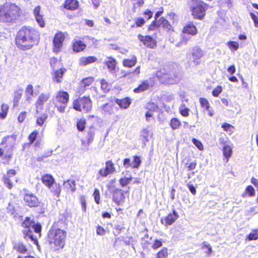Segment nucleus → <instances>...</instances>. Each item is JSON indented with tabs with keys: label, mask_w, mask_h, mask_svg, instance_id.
I'll return each mask as SVG.
<instances>
[{
	"label": "nucleus",
	"mask_w": 258,
	"mask_h": 258,
	"mask_svg": "<svg viewBox=\"0 0 258 258\" xmlns=\"http://www.w3.org/2000/svg\"><path fill=\"white\" fill-rule=\"evenodd\" d=\"M169 26L168 22L163 17L159 18L157 21H154L149 27L150 29H154L156 27L162 26L163 27L168 28Z\"/></svg>",
	"instance_id": "obj_17"
},
{
	"label": "nucleus",
	"mask_w": 258,
	"mask_h": 258,
	"mask_svg": "<svg viewBox=\"0 0 258 258\" xmlns=\"http://www.w3.org/2000/svg\"><path fill=\"white\" fill-rule=\"evenodd\" d=\"M66 72V69L65 68H60L54 71L52 75L53 80L57 83L61 82L63 75Z\"/></svg>",
	"instance_id": "obj_19"
},
{
	"label": "nucleus",
	"mask_w": 258,
	"mask_h": 258,
	"mask_svg": "<svg viewBox=\"0 0 258 258\" xmlns=\"http://www.w3.org/2000/svg\"><path fill=\"white\" fill-rule=\"evenodd\" d=\"M222 127L223 128V130L225 131H229L230 133L233 132V129L234 128V127L227 123H225L222 125Z\"/></svg>",
	"instance_id": "obj_52"
},
{
	"label": "nucleus",
	"mask_w": 258,
	"mask_h": 258,
	"mask_svg": "<svg viewBox=\"0 0 258 258\" xmlns=\"http://www.w3.org/2000/svg\"><path fill=\"white\" fill-rule=\"evenodd\" d=\"M226 45L232 52L236 51L239 47V43L236 41H230L227 42L226 43Z\"/></svg>",
	"instance_id": "obj_35"
},
{
	"label": "nucleus",
	"mask_w": 258,
	"mask_h": 258,
	"mask_svg": "<svg viewBox=\"0 0 258 258\" xmlns=\"http://www.w3.org/2000/svg\"><path fill=\"white\" fill-rule=\"evenodd\" d=\"M36 21L38 24L40 26V27L43 28L45 27V21L44 19L43 18V15H41L40 16H38L35 18Z\"/></svg>",
	"instance_id": "obj_47"
},
{
	"label": "nucleus",
	"mask_w": 258,
	"mask_h": 258,
	"mask_svg": "<svg viewBox=\"0 0 258 258\" xmlns=\"http://www.w3.org/2000/svg\"><path fill=\"white\" fill-rule=\"evenodd\" d=\"M35 222L30 220V218L26 217L24 221L22 223V226L25 228L23 230V233L25 235V238L27 239L29 238L34 242V244H37L38 243L36 237L32 234L31 228L33 226V223Z\"/></svg>",
	"instance_id": "obj_8"
},
{
	"label": "nucleus",
	"mask_w": 258,
	"mask_h": 258,
	"mask_svg": "<svg viewBox=\"0 0 258 258\" xmlns=\"http://www.w3.org/2000/svg\"><path fill=\"white\" fill-rule=\"evenodd\" d=\"M189 8L194 18L202 19L205 15L207 9V5L201 0H191Z\"/></svg>",
	"instance_id": "obj_4"
},
{
	"label": "nucleus",
	"mask_w": 258,
	"mask_h": 258,
	"mask_svg": "<svg viewBox=\"0 0 258 258\" xmlns=\"http://www.w3.org/2000/svg\"><path fill=\"white\" fill-rule=\"evenodd\" d=\"M49 98V93H41L39 95L35 104L37 113L38 112L39 109H43L44 104L48 100Z\"/></svg>",
	"instance_id": "obj_14"
},
{
	"label": "nucleus",
	"mask_w": 258,
	"mask_h": 258,
	"mask_svg": "<svg viewBox=\"0 0 258 258\" xmlns=\"http://www.w3.org/2000/svg\"><path fill=\"white\" fill-rule=\"evenodd\" d=\"M179 216L175 210L172 213L168 214L166 216L161 218V222L165 226L172 225L177 219Z\"/></svg>",
	"instance_id": "obj_12"
},
{
	"label": "nucleus",
	"mask_w": 258,
	"mask_h": 258,
	"mask_svg": "<svg viewBox=\"0 0 258 258\" xmlns=\"http://www.w3.org/2000/svg\"><path fill=\"white\" fill-rule=\"evenodd\" d=\"M179 111L181 115L184 117L189 115V109L184 104H181L179 107Z\"/></svg>",
	"instance_id": "obj_40"
},
{
	"label": "nucleus",
	"mask_w": 258,
	"mask_h": 258,
	"mask_svg": "<svg viewBox=\"0 0 258 258\" xmlns=\"http://www.w3.org/2000/svg\"><path fill=\"white\" fill-rule=\"evenodd\" d=\"M157 76L160 81L165 84H174L179 81V77L174 72H166L165 70H162L158 72Z\"/></svg>",
	"instance_id": "obj_5"
},
{
	"label": "nucleus",
	"mask_w": 258,
	"mask_h": 258,
	"mask_svg": "<svg viewBox=\"0 0 258 258\" xmlns=\"http://www.w3.org/2000/svg\"><path fill=\"white\" fill-rule=\"evenodd\" d=\"M63 185L67 189H71L74 192L76 191V182L73 180H68L63 182Z\"/></svg>",
	"instance_id": "obj_26"
},
{
	"label": "nucleus",
	"mask_w": 258,
	"mask_h": 258,
	"mask_svg": "<svg viewBox=\"0 0 258 258\" xmlns=\"http://www.w3.org/2000/svg\"><path fill=\"white\" fill-rule=\"evenodd\" d=\"M192 143L200 150H203L204 147L203 144L200 141L196 139H193Z\"/></svg>",
	"instance_id": "obj_53"
},
{
	"label": "nucleus",
	"mask_w": 258,
	"mask_h": 258,
	"mask_svg": "<svg viewBox=\"0 0 258 258\" xmlns=\"http://www.w3.org/2000/svg\"><path fill=\"white\" fill-rule=\"evenodd\" d=\"M50 63L51 68L54 69L55 68L59 67L60 62L55 58H51L50 60Z\"/></svg>",
	"instance_id": "obj_50"
},
{
	"label": "nucleus",
	"mask_w": 258,
	"mask_h": 258,
	"mask_svg": "<svg viewBox=\"0 0 258 258\" xmlns=\"http://www.w3.org/2000/svg\"><path fill=\"white\" fill-rule=\"evenodd\" d=\"M170 125L173 130H176L181 125V122L178 119L173 118L170 120Z\"/></svg>",
	"instance_id": "obj_37"
},
{
	"label": "nucleus",
	"mask_w": 258,
	"mask_h": 258,
	"mask_svg": "<svg viewBox=\"0 0 258 258\" xmlns=\"http://www.w3.org/2000/svg\"><path fill=\"white\" fill-rule=\"evenodd\" d=\"M47 115L44 113L36 116V124L39 126H42L47 119Z\"/></svg>",
	"instance_id": "obj_33"
},
{
	"label": "nucleus",
	"mask_w": 258,
	"mask_h": 258,
	"mask_svg": "<svg viewBox=\"0 0 258 258\" xmlns=\"http://www.w3.org/2000/svg\"><path fill=\"white\" fill-rule=\"evenodd\" d=\"M95 136V132L93 130L90 129L88 133L87 136V146H89L90 144L93 142Z\"/></svg>",
	"instance_id": "obj_41"
},
{
	"label": "nucleus",
	"mask_w": 258,
	"mask_h": 258,
	"mask_svg": "<svg viewBox=\"0 0 258 258\" xmlns=\"http://www.w3.org/2000/svg\"><path fill=\"white\" fill-rule=\"evenodd\" d=\"M69 99V95L65 91H59L56 96V102L62 104H67Z\"/></svg>",
	"instance_id": "obj_16"
},
{
	"label": "nucleus",
	"mask_w": 258,
	"mask_h": 258,
	"mask_svg": "<svg viewBox=\"0 0 258 258\" xmlns=\"http://www.w3.org/2000/svg\"><path fill=\"white\" fill-rule=\"evenodd\" d=\"M23 94V90L19 89L16 91L14 93V105L16 106L18 104L19 101L21 98Z\"/></svg>",
	"instance_id": "obj_34"
},
{
	"label": "nucleus",
	"mask_w": 258,
	"mask_h": 258,
	"mask_svg": "<svg viewBox=\"0 0 258 258\" xmlns=\"http://www.w3.org/2000/svg\"><path fill=\"white\" fill-rule=\"evenodd\" d=\"M38 135V132L37 131H33L29 137L30 143H32L35 140L36 137Z\"/></svg>",
	"instance_id": "obj_58"
},
{
	"label": "nucleus",
	"mask_w": 258,
	"mask_h": 258,
	"mask_svg": "<svg viewBox=\"0 0 258 258\" xmlns=\"http://www.w3.org/2000/svg\"><path fill=\"white\" fill-rule=\"evenodd\" d=\"M25 94L27 100L28 101H30L34 94L33 87L32 85L29 84L27 86L25 90Z\"/></svg>",
	"instance_id": "obj_29"
},
{
	"label": "nucleus",
	"mask_w": 258,
	"mask_h": 258,
	"mask_svg": "<svg viewBox=\"0 0 258 258\" xmlns=\"http://www.w3.org/2000/svg\"><path fill=\"white\" fill-rule=\"evenodd\" d=\"M41 180L43 183L48 187L55 196H56L57 197H59L61 191L60 187L59 185L57 184L53 186L54 179L51 175L48 174L44 175L42 176Z\"/></svg>",
	"instance_id": "obj_7"
},
{
	"label": "nucleus",
	"mask_w": 258,
	"mask_h": 258,
	"mask_svg": "<svg viewBox=\"0 0 258 258\" xmlns=\"http://www.w3.org/2000/svg\"><path fill=\"white\" fill-rule=\"evenodd\" d=\"M23 199L25 204L30 207H37L40 205L38 199L33 194H26Z\"/></svg>",
	"instance_id": "obj_11"
},
{
	"label": "nucleus",
	"mask_w": 258,
	"mask_h": 258,
	"mask_svg": "<svg viewBox=\"0 0 258 258\" xmlns=\"http://www.w3.org/2000/svg\"><path fill=\"white\" fill-rule=\"evenodd\" d=\"M167 250L166 248L162 249L158 253L157 258H167Z\"/></svg>",
	"instance_id": "obj_49"
},
{
	"label": "nucleus",
	"mask_w": 258,
	"mask_h": 258,
	"mask_svg": "<svg viewBox=\"0 0 258 258\" xmlns=\"http://www.w3.org/2000/svg\"><path fill=\"white\" fill-rule=\"evenodd\" d=\"M105 64L107 66L109 71L111 73H113V71L114 70L116 66L115 60L113 58L109 57L108 58V60L106 61Z\"/></svg>",
	"instance_id": "obj_30"
},
{
	"label": "nucleus",
	"mask_w": 258,
	"mask_h": 258,
	"mask_svg": "<svg viewBox=\"0 0 258 258\" xmlns=\"http://www.w3.org/2000/svg\"><path fill=\"white\" fill-rule=\"evenodd\" d=\"M144 17L147 19L149 20L150 18H151L153 15V12L148 9L146 10L144 12Z\"/></svg>",
	"instance_id": "obj_60"
},
{
	"label": "nucleus",
	"mask_w": 258,
	"mask_h": 258,
	"mask_svg": "<svg viewBox=\"0 0 258 258\" xmlns=\"http://www.w3.org/2000/svg\"><path fill=\"white\" fill-rule=\"evenodd\" d=\"M246 195L249 197H253L255 195V190L253 187L251 185H248L245 189L244 193L242 194V197L244 198Z\"/></svg>",
	"instance_id": "obj_38"
},
{
	"label": "nucleus",
	"mask_w": 258,
	"mask_h": 258,
	"mask_svg": "<svg viewBox=\"0 0 258 258\" xmlns=\"http://www.w3.org/2000/svg\"><path fill=\"white\" fill-rule=\"evenodd\" d=\"M132 179V177H128V178H121L119 179V183L120 185L123 187L125 186H126L128 184L130 183L131 180Z\"/></svg>",
	"instance_id": "obj_45"
},
{
	"label": "nucleus",
	"mask_w": 258,
	"mask_h": 258,
	"mask_svg": "<svg viewBox=\"0 0 258 258\" xmlns=\"http://www.w3.org/2000/svg\"><path fill=\"white\" fill-rule=\"evenodd\" d=\"M204 55V51L200 48L195 47L193 48L191 59L195 65H199L201 63V58Z\"/></svg>",
	"instance_id": "obj_13"
},
{
	"label": "nucleus",
	"mask_w": 258,
	"mask_h": 258,
	"mask_svg": "<svg viewBox=\"0 0 258 258\" xmlns=\"http://www.w3.org/2000/svg\"><path fill=\"white\" fill-rule=\"evenodd\" d=\"M86 122L84 119L79 120L77 123V127L80 131H83L85 127Z\"/></svg>",
	"instance_id": "obj_48"
},
{
	"label": "nucleus",
	"mask_w": 258,
	"mask_h": 258,
	"mask_svg": "<svg viewBox=\"0 0 258 258\" xmlns=\"http://www.w3.org/2000/svg\"><path fill=\"white\" fill-rule=\"evenodd\" d=\"M141 163V160L140 157L138 156H133L132 168L138 169L140 166Z\"/></svg>",
	"instance_id": "obj_39"
},
{
	"label": "nucleus",
	"mask_w": 258,
	"mask_h": 258,
	"mask_svg": "<svg viewBox=\"0 0 258 258\" xmlns=\"http://www.w3.org/2000/svg\"><path fill=\"white\" fill-rule=\"evenodd\" d=\"M14 248L21 253H25L27 251L25 246L21 243H16L14 246Z\"/></svg>",
	"instance_id": "obj_36"
},
{
	"label": "nucleus",
	"mask_w": 258,
	"mask_h": 258,
	"mask_svg": "<svg viewBox=\"0 0 258 258\" xmlns=\"http://www.w3.org/2000/svg\"><path fill=\"white\" fill-rule=\"evenodd\" d=\"M115 102L120 106V108L123 109L127 108L131 103V99L126 97L122 99H116Z\"/></svg>",
	"instance_id": "obj_23"
},
{
	"label": "nucleus",
	"mask_w": 258,
	"mask_h": 258,
	"mask_svg": "<svg viewBox=\"0 0 258 258\" xmlns=\"http://www.w3.org/2000/svg\"><path fill=\"white\" fill-rule=\"evenodd\" d=\"M248 238L249 240H256L258 239V230H253L248 235Z\"/></svg>",
	"instance_id": "obj_44"
},
{
	"label": "nucleus",
	"mask_w": 258,
	"mask_h": 258,
	"mask_svg": "<svg viewBox=\"0 0 258 258\" xmlns=\"http://www.w3.org/2000/svg\"><path fill=\"white\" fill-rule=\"evenodd\" d=\"M66 234L64 230L52 226L48 233V241L50 244L62 248L65 244Z\"/></svg>",
	"instance_id": "obj_3"
},
{
	"label": "nucleus",
	"mask_w": 258,
	"mask_h": 258,
	"mask_svg": "<svg viewBox=\"0 0 258 258\" xmlns=\"http://www.w3.org/2000/svg\"><path fill=\"white\" fill-rule=\"evenodd\" d=\"M232 147L228 145H225L223 147V152L224 156L227 158L226 162L228 161L229 158L232 154Z\"/></svg>",
	"instance_id": "obj_31"
},
{
	"label": "nucleus",
	"mask_w": 258,
	"mask_h": 258,
	"mask_svg": "<svg viewBox=\"0 0 258 258\" xmlns=\"http://www.w3.org/2000/svg\"><path fill=\"white\" fill-rule=\"evenodd\" d=\"M39 39L40 34L38 31L30 27H23L19 31L16 41L19 48L27 50L37 44Z\"/></svg>",
	"instance_id": "obj_1"
},
{
	"label": "nucleus",
	"mask_w": 258,
	"mask_h": 258,
	"mask_svg": "<svg viewBox=\"0 0 258 258\" xmlns=\"http://www.w3.org/2000/svg\"><path fill=\"white\" fill-rule=\"evenodd\" d=\"M59 103L56 102L55 106L57 107V110L60 112H64L66 108L67 104L59 105Z\"/></svg>",
	"instance_id": "obj_59"
},
{
	"label": "nucleus",
	"mask_w": 258,
	"mask_h": 258,
	"mask_svg": "<svg viewBox=\"0 0 258 258\" xmlns=\"http://www.w3.org/2000/svg\"><path fill=\"white\" fill-rule=\"evenodd\" d=\"M123 166L125 168H127L129 167H132V163L131 162V160L128 158H125L123 160Z\"/></svg>",
	"instance_id": "obj_63"
},
{
	"label": "nucleus",
	"mask_w": 258,
	"mask_h": 258,
	"mask_svg": "<svg viewBox=\"0 0 258 258\" xmlns=\"http://www.w3.org/2000/svg\"><path fill=\"white\" fill-rule=\"evenodd\" d=\"M86 89L87 87H85L84 85H82V83H80V86L78 88L76 93L77 95H81L82 94L85 92Z\"/></svg>",
	"instance_id": "obj_57"
},
{
	"label": "nucleus",
	"mask_w": 258,
	"mask_h": 258,
	"mask_svg": "<svg viewBox=\"0 0 258 258\" xmlns=\"http://www.w3.org/2000/svg\"><path fill=\"white\" fill-rule=\"evenodd\" d=\"M222 91V87L218 86L213 90L212 91V94L214 96L217 97L221 93Z\"/></svg>",
	"instance_id": "obj_55"
},
{
	"label": "nucleus",
	"mask_w": 258,
	"mask_h": 258,
	"mask_svg": "<svg viewBox=\"0 0 258 258\" xmlns=\"http://www.w3.org/2000/svg\"><path fill=\"white\" fill-rule=\"evenodd\" d=\"M97 60V58L95 56H93L82 57L79 59V64L82 66H86L96 61Z\"/></svg>",
	"instance_id": "obj_22"
},
{
	"label": "nucleus",
	"mask_w": 258,
	"mask_h": 258,
	"mask_svg": "<svg viewBox=\"0 0 258 258\" xmlns=\"http://www.w3.org/2000/svg\"><path fill=\"white\" fill-rule=\"evenodd\" d=\"M9 110V106L7 104H2L0 111V118L4 119L6 117Z\"/></svg>",
	"instance_id": "obj_32"
},
{
	"label": "nucleus",
	"mask_w": 258,
	"mask_h": 258,
	"mask_svg": "<svg viewBox=\"0 0 258 258\" xmlns=\"http://www.w3.org/2000/svg\"><path fill=\"white\" fill-rule=\"evenodd\" d=\"M101 88L104 91L107 92L109 90V86L105 80H102L101 81Z\"/></svg>",
	"instance_id": "obj_51"
},
{
	"label": "nucleus",
	"mask_w": 258,
	"mask_h": 258,
	"mask_svg": "<svg viewBox=\"0 0 258 258\" xmlns=\"http://www.w3.org/2000/svg\"><path fill=\"white\" fill-rule=\"evenodd\" d=\"M86 45L82 41H76L73 44V50L76 52H80L86 48Z\"/></svg>",
	"instance_id": "obj_28"
},
{
	"label": "nucleus",
	"mask_w": 258,
	"mask_h": 258,
	"mask_svg": "<svg viewBox=\"0 0 258 258\" xmlns=\"http://www.w3.org/2000/svg\"><path fill=\"white\" fill-rule=\"evenodd\" d=\"M250 16L254 22L255 27L258 28V18L252 13H250Z\"/></svg>",
	"instance_id": "obj_64"
},
{
	"label": "nucleus",
	"mask_w": 258,
	"mask_h": 258,
	"mask_svg": "<svg viewBox=\"0 0 258 258\" xmlns=\"http://www.w3.org/2000/svg\"><path fill=\"white\" fill-rule=\"evenodd\" d=\"M78 6V2L76 0H67L64 7L68 10H74L77 9Z\"/></svg>",
	"instance_id": "obj_24"
},
{
	"label": "nucleus",
	"mask_w": 258,
	"mask_h": 258,
	"mask_svg": "<svg viewBox=\"0 0 258 258\" xmlns=\"http://www.w3.org/2000/svg\"><path fill=\"white\" fill-rule=\"evenodd\" d=\"M93 196L94 197V200H95V202L98 204H99L100 193H99V191L98 189L96 188L95 189L94 193H93Z\"/></svg>",
	"instance_id": "obj_56"
},
{
	"label": "nucleus",
	"mask_w": 258,
	"mask_h": 258,
	"mask_svg": "<svg viewBox=\"0 0 258 258\" xmlns=\"http://www.w3.org/2000/svg\"><path fill=\"white\" fill-rule=\"evenodd\" d=\"M16 174V171L13 169H11L8 171L7 174L4 177V181L6 185L9 189H11L13 187V184L11 182L10 178L12 177Z\"/></svg>",
	"instance_id": "obj_21"
},
{
	"label": "nucleus",
	"mask_w": 258,
	"mask_h": 258,
	"mask_svg": "<svg viewBox=\"0 0 258 258\" xmlns=\"http://www.w3.org/2000/svg\"><path fill=\"white\" fill-rule=\"evenodd\" d=\"M124 196L121 190H115L113 194V200L117 205H120L124 202Z\"/></svg>",
	"instance_id": "obj_18"
},
{
	"label": "nucleus",
	"mask_w": 258,
	"mask_h": 258,
	"mask_svg": "<svg viewBox=\"0 0 258 258\" xmlns=\"http://www.w3.org/2000/svg\"><path fill=\"white\" fill-rule=\"evenodd\" d=\"M20 15V9L14 4L5 3L0 6V22H13Z\"/></svg>",
	"instance_id": "obj_2"
},
{
	"label": "nucleus",
	"mask_w": 258,
	"mask_h": 258,
	"mask_svg": "<svg viewBox=\"0 0 258 258\" xmlns=\"http://www.w3.org/2000/svg\"><path fill=\"white\" fill-rule=\"evenodd\" d=\"M138 38L140 41L143 43L145 46L150 48H154L156 45L155 40L151 36L139 35Z\"/></svg>",
	"instance_id": "obj_15"
},
{
	"label": "nucleus",
	"mask_w": 258,
	"mask_h": 258,
	"mask_svg": "<svg viewBox=\"0 0 258 258\" xmlns=\"http://www.w3.org/2000/svg\"><path fill=\"white\" fill-rule=\"evenodd\" d=\"M137 59L136 56H132L131 59H125L123 60V65L125 67L132 68L137 63Z\"/></svg>",
	"instance_id": "obj_25"
},
{
	"label": "nucleus",
	"mask_w": 258,
	"mask_h": 258,
	"mask_svg": "<svg viewBox=\"0 0 258 258\" xmlns=\"http://www.w3.org/2000/svg\"><path fill=\"white\" fill-rule=\"evenodd\" d=\"M94 80L92 77H88L84 79L81 83H82V85H84L87 88L90 86L94 82Z\"/></svg>",
	"instance_id": "obj_42"
},
{
	"label": "nucleus",
	"mask_w": 258,
	"mask_h": 258,
	"mask_svg": "<svg viewBox=\"0 0 258 258\" xmlns=\"http://www.w3.org/2000/svg\"><path fill=\"white\" fill-rule=\"evenodd\" d=\"M145 22L144 19L142 17H139L136 20V24L137 27H142Z\"/></svg>",
	"instance_id": "obj_61"
},
{
	"label": "nucleus",
	"mask_w": 258,
	"mask_h": 258,
	"mask_svg": "<svg viewBox=\"0 0 258 258\" xmlns=\"http://www.w3.org/2000/svg\"><path fill=\"white\" fill-rule=\"evenodd\" d=\"M115 171V168L113 162L110 160L107 161L105 163V167L99 171L96 178L98 180H101V177H106L109 174L114 173Z\"/></svg>",
	"instance_id": "obj_9"
},
{
	"label": "nucleus",
	"mask_w": 258,
	"mask_h": 258,
	"mask_svg": "<svg viewBox=\"0 0 258 258\" xmlns=\"http://www.w3.org/2000/svg\"><path fill=\"white\" fill-rule=\"evenodd\" d=\"M150 87V84L148 81L142 82L138 88H135L134 91L135 93H140L148 90Z\"/></svg>",
	"instance_id": "obj_27"
},
{
	"label": "nucleus",
	"mask_w": 258,
	"mask_h": 258,
	"mask_svg": "<svg viewBox=\"0 0 258 258\" xmlns=\"http://www.w3.org/2000/svg\"><path fill=\"white\" fill-rule=\"evenodd\" d=\"M75 109L77 111L87 112L92 107L91 101L89 97H82L75 100L73 103Z\"/></svg>",
	"instance_id": "obj_6"
},
{
	"label": "nucleus",
	"mask_w": 258,
	"mask_h": 258,
	"mask_svg": "<svg viewBox=\"0 0 258 258\" xmlns=\"http://www.w3.org/2000/svg\"><path fill=\"white\" fill-rule=\"evenodd\" d=\"M65 36L62 32H58L55 35L53 40V50L54 52L58 53L60 51Z\"/></svg>",
	"instance_id": "obj_10"
},
{
	"label": "nucleus",
	"mask_w": 258,
	"mask_h": 258,
	"mask_svg": "<svg viewBox=\"0 0 258 258\" xmlns=\"http://www.w3.org/2000/svg\"><path fill=\"white\" fill-rule=\"evenodd\" d=\"M31 230H34V232L38 234L39 237L40 236V232L41 230V226L39 224L33 223Z\"/></svg>",
	"instance_id": "obj_46"
},
{
	"label": "nucleus",
	"mask_w": 258,
	"mask_h": 258,
	"mask_svg": "<svg viewBox=\"0 0 258 258\" xmlns=\"http://www.w3.org/2000/svg\"><path fill=\"white\" fill-rule=\"evenodd\" d=\"M26 117V112L23 111V112H21L19 114L18 117V119L20 122H22L24 120Z\"/></svg>",
	"instance_id": "obj_62"
},
{
	"label": "nucleus",
	"mask_w": 258,
	"mask_h": 258,
	"mask_svg": "<svg viewBox=\"0 0 258 258\" xmlns=\"http://www.w3.org/2000/svg\"><path fill=\"white\" fill-rule=\"evenodd\" d=\"M200 103L202 107L204 108L205 110H209L210 108V104L208 101L206 99L204 98H201L200 99Z\"/></svg>",
	"instance_id": "obj_43"
},
{
	"label": "nucleus",
	"mask_w": 258,
	"mask_h": 258,
	"mask_svg": "<svg viewBox=\"0 0 258 258\" xmlns=\"http://www.w3.org/2000/svg\"><path fill=\"white\" fill-rule=\"evenodd\" d=\"M33 14L35 18L43 15L42 12L41 11V7L39 6L35 8L33 11Z\"/></svg>",
	"instance_id": "obj_54"
},
{
	"label": "nucleus",
	"mask_w": 258,
	"mask_h": 258,
	"mask_svg": "<svg viewBox=\"0 0 258 258\" xmlns=\"http://www.w3.org/2000/svg\"><path fill=\"white\" fill-rule=\"evenodd\" d=\"M182 32L183 34H188L191 35H195L197 33V29L192 23L186 24L183 28Z\"/></svg>",
	"instance_id": "obj_20"
}]
</instances>
